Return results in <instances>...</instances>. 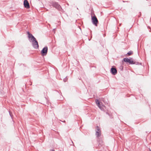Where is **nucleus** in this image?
Masks as SVG:
<instances>
[{"label": "nucleus", "mask_w": 151, "mask_h": 151, "mask_svg": "<svg viewBox=\"0 0 151 151\" xmlns=\"http://www.w3.org/2000/svg\"><path fill=\"white\" fill-rule=\"evenodd\" d=\"M96 103L99 108L101 110H104L105 108V106L102 104L101 102H100L98 100H96Z\"/></svg>", "instance_id": "obj_1"}, {"label": "nucleus", "mask_w": 151, "mask_h": 151, "mask_svg": "<svg viewBox=\"0 0 151 151\" xmlns=\"http://www.w3.org/2000/svg\"><path fill=\"white\" fill-rule=\"evenodd\" d=\"M96 135L97 137H99L101 135V132L100 127L97 126L96 128Z\"/></svg>", "instance_id": "obj_2"}, {"label": "nucleus", "mask_w": 151, "mask_h": 151, "mask_svg": "<svg viewBox=\"0 0 151 151\" xmlns=\"http://www.w3.org/2000/svg\"><path fill=\"white\" fill-rule=\"evenodd\" d=\"M32 42L34 47L35 49L38 48L39 47V45L36 38L32 40Z\"/></svg>", "instance_id": "obj_3"}, {"label": "nucleus", "mask_w": 151, "mask_h": 151, "mask_svg": "<svg viewBox=\"0 0 151 151\" xmlns=\"http://www.w3.org/2000/svg\"><path fill=\"white\" fill-rule=\"evenodd\" d=\"M92 21L93 24L97 26V23H98V21L95 16L92 17Z\"/></svg>", "instance_id": "obj_4"}, {"label": "nucleus", "mask_w": 151, "mask_h": 151, "mask_svg": "<svg viewBox=\"0 0 151 151\" xmlns=\"http://www.w3.org/2000/svg\"><path fill=\"white\" fill-rule=\"evenodd\" d=\"M123 61L126 62L128 63L129 64H134V62L132 60V58L128 59V58H124Z\"/></svg>", "instance_id": "obj_5"}, {"label": "nucleus", "mask_w": 151, "mask_h": 151, "mask_svg": "<svg viewBox=\"0 0 151 151\" xmlns=\"http://www.w3.org/2000/svg\"><path fill=\"white\" fill-rule=\"evenodd\" d=\"M47 47H44L42 50L41 51V53L43 54V55H45L47 52Z\"/></svg>", "instance_id": "obj_6"}, {"label": "nucleus", "mask_w": 151, "mask_h": 151, "mask_svg": "<svg viewBox=\"0 0 151 151\" xmlns=\"http://www.w3.org/2000/svg\"><path fill=\"white\" fill-rule=\"evenodd\" d=\"M24 4L25 8L27 9L29 8V4L27 0H24Z\"/></svg>", "instance_id": "obj_7"}, {"label": "nucleus", "mask_w": 151, "mask_h": 151, "mask_svg": "<svg viewBox=\"0 0 151 151\" xmlns=\"http://www.w3.org/2000/svg\"><path fill=\"white\" fill-rule=\"evenodd\" d=\"M27 34L28 35V37L29 38H31L32 40L33 39H35V38L32 35V34H30L29 32H27Z\"/></svg>", "instance_id": "obj_8"}, {"label": "nucleus", "mask_w": 151, "mask_h": 151, "mask_svg": "<svg viewBox=\"0 0 151 151\" xmlns=\"http://www.w3.org/2000/svg\"><path fill=\"white\" fill-rule=\"evenodd\" d=\"M111 72L113 75H114L116 74L117 71L116 68H112L111 69Z\"/></svg>", "instance_id": "obj_9"}, {"label": "nucleus", "mask_w": 151, "mask_h": 151, "mask_svg": "<svg viewBox=\"0 0 151 151\" xmlns=\"http://www.w3.org/2000/svg\"><path fill=\"white\" fill-rule=\"evenodd\" d=\"M132 54H133V52L132 51H129L127 53V54L129 56L131 55Z\"/></svg>", "instance_id": "obj_10"}, {"label": "nucleus", "mask_w": 151, "mask_h": 151, "mask_svg": "<svg viewBox=\"0 0 151 151\" xmlns=\"http://www.w3.org/2000/svg\"><path fill=\"white\" fill-rule=\"evenodd\" d=\"M107 114L111 119L113 118L112 114Z\"/></svg>", "instance_id": "obj_11"}, {"label": "nucleus", "mask_w": 151, "mask_h": 151, "mask_svg": "<svg viewBox=\"0 0 151 151\" xmlns=\"http://www.w3.org/2000/svg\"><path fill=\"white\" fill-rule=\"evenodd\" d=\"M10 116H11V117L12 118V116H13V114H9Z\"/></svg>", "instance_id": "obj_12"}, {"label": "nucleus", "mask_w": 151, "mask_h": 151, "mask_svg": "<svg viewBox=\"0 0 151 151\" xmlns=\"http://www.w3.org/2000/svg\"><path fill=\"white\" fill-rule=\"evenodd\" d=\"M59 6L58 5V4H57L56 5V6H55L56 7H59Z\"/></svg>", "instance_id": "obj_13"}, {"label": "nucleus", "mask_w": 151, "mask_h": 151, "mask_svg": "<svg viewBox=\"0 0 151 151\" xmlns=\"http://www.w3.org/2000/svg\"><path fill=\"white\" fill-rule=\"evenodd\" d=\"M62 122H65V120H64V121H62Z\"/></svg>", "instance_id": "obj_14"}, {"label": "nucleus", "mask_w": 151, "mask_h": 151, "mask_svg": "<svg viewBox=\"0 0 151 151\" xmlns=\"http://www.w3.org/2000/svg\"><path fill=\"white\" fill-rule=\"evenodd\" d=\"M150 151H151L150 150Z\"/></svg>", "instance_id": "obj_15"}]
</instances>
